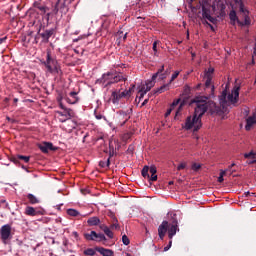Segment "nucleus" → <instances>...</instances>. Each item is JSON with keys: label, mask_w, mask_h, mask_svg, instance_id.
<instances>
[{"label": "nucleus", "mask_w": 256, "mask_h": 256, "mask_svg": "<svg viewBox=\"0 0 256 256\" xmlns=\"http://www.w3.org/2000/svg\"><path fill=\"white\" fill-rule=\"evenodd\" d=\"M194 103L196 104L194 113L188 116L182 124V129L185 131H193V133L203 127L201 118L207 113L208 109H210V111H219L217 104L207 101V97H196Z\"/></svg>", "instance_id": "obj_1"}, {"label": "nucleus", "mask_w": 256, "mask_h": 256, "mask_svg": "<svg viewBox=\"0 0 256 256\" xmlns=\"http://www.w3.org/2000/svg\"><path fill=\"white\" fill-rule=\"evenodd\" d=\"M241 87L239 85H235L230 94L227 95V90L222 91V94L219 97L220 101V111L223 113L227 112V107L229 105H235L239 101V91Z\"/></svg>", "instance_id": "obj_2"}, {"label": "nucleus", "mask_w": 256, "mask_h": 256, "mask_svg": "<svg viewBox=\"0 0 256 256\" xmlns=\"http://www.w3.org/2000/svg\"><path fill=\"white\" fill-rule=\"evenodd\" d=\"M44 65L47 71H49V73H53L54 75H61L63 73L61 71V66H59V63L57 62V60L51 57L50 50H47V58H46V61L44 62Z\"/></svg>", "instance_id": "obj_3"}, {"label": "nucleus", "mask_w": 256, "mask_h": 256, "mask_svg": "<svg viewBox=\"0 0 256 256\" xmlns=\"http://www.w3.org/2000/svg\"><path fill=\"white\" fill-rule=\"evenodd\" d=\"M119 81H127V77H123L121 74L113 73V72H107L106 74H103L101 78V83L103 85H113V83H119Z\"/></svg>", "instance_id": "obj_4"}, {"label": "nucleus", "mask_w": 256, "mask_h": 256, "mask_svg": "<svg viewBox=\"0 0 256 256\" xmlns=\"http://www.w3.org/2000/svg\"><path fill=\"white\" fill-rule=\"evenodd\" d=\"M163 71H165L164 65H162L161 68L158 69V71L155 74H153L151 80L146 81L145 85L142 86V89H144V91L149 93V90L153 89V87H155V80L157 79V77H159V79H161V81H163V79H167V76L165 74H163Z\"/></svg>", "instance_id": "obj_5"}, {"label": "nucleus", "mask_w": 256, "mask_h": 256, "mask_svg": "<svg viewBox=\"0 0 256 256\" xmlns=\"http://www.w3.org/2000/svg\"><path fill=\"white\" fill-rule=\"evenodd\" d=\"M183 107H185V101L181 100V98L175 99L172 104L170 105V108L166 111L165 116L169 117L171 115L172 111H175V119L181 115V111H183Z\"/></svg>", "instance_id": "obj_6"}, {"label": "nucleus", "mask_w": 256, "mask_h": 256, "mask_svg": "<svg viewBox=\"0 0 256 256\" xmlns=\"http://www.w3.org/2000/svg\"><path fill=\"white\" fill-rule=\"evenodd\" d=\"M236 5H238L240 13H243L244 15V21L241 22L238 21V25H240V27H245L247 25H251V18L249 17V10L245 9V5L243 4V0H234Z\"/></svg>", "instance_id": "obj_7"}, {"label": "nucleus", "mask_w": 256, "mask_h": 256, "mask_svg": "<svg viewBox=\"0 0 256 256\" xmlns=\"http://www.w3.org/2000/svg\"><path fill=\"white\" fill-rule=\"evenodd\" d=\"M142 177L144 179H149V181H157V167L152 166H144L142 169Z\"/></svg>", "instance_id": "obj_8"}, {"label": "nucleus", "mask_w": 256, "mask_h": 256, "mask_svg": "<svg viewBox=\"0 0 256 256\" xmlns=\"http://www.w3.org/2000/svg\"><path fill=\"white\" fill-rule=\"evenodd\" d=\"M0 237L3 243H6L8 239H11V226L9 224L3 225L0 229Z\"/></svg>", "instance_id": "obj_9"}, {"label": "nucleus", "mask_w": 256, "mask_h": 256, "mask_svg": "<svg viewBox=\"0 0 256 256\" xmlns=\"http://www.w3.org/2000/svg\"><path fill=\"white\" fill-rule=\"evenodd\" d=\"M181 73V71L176 70L172 76L171 79L169 81L168 84H165L163 86H161L160 88H158V90L156 91V93H165V91H169V86L171 85V83H173V81H175V79H177V77H179V74Z\"/></svg>", "instance_id": "obj_10"}, {"label": "nucleus", "mask_w": 256, "mask_h": 256, "mask_svg": "<svg viewBox=\"0 0 256 256\" xmlns=\"http://www.w3.org/2000/svg\"><path fill=\"white\" fill-rule=\"evenodd\" d=\"M129 95H131V90H126L124 92H117V91H114L112 92V95H111V101L112 103H118L119 102V99H121L122 97H129Z\"/></svg>", "instance_id": "obj_11"}, {"label": "nucleus", "mask_w": 256, "mask_h": 256, "mask_svg": "<svg viewBox=\"0 0 256 256\" xmlns=\"http://www.w3.org/2000/svg\"><path fill=\"white\" fill-rule=\"evenodd\" d=\"M177 231H179V225L177 220H173L171 224H168V237L169 239H173L175 235H177Z\"/></svg>", "instance_id": "obj_12"}, {"label": "nucleus", "mask_w": 256, "mask_h": 256, "mask_svg": "<svg viewBox=\"0 0 256 256\" xmlns=\"http://www.w3.org/2000/svg\"><path fill=\"white\" fill-rule=\"evenodd\" d=\"M38 147L40 151H42V153H49V151H57V147L53 146V143L51 142H43Z\"/></svg>", "instance_id": "obj_13"}, {"label": "nucleus", "mask_w": 256, "mask_h": 256, "mask_svg": "<svg viewBox=\"0 0 256 256\" xmlns=\"http://www.w3.org/2000/svg\"><path fill=\"white\" fill-rule=\"evenodd\" d=\"M169 229V222L163 221L160 226L158 227V235L160 239H165V235L167 234V231Z\"/></svg>", "instance_id": "obj_14"}, {"label": "nucleus", "mask_w": 256, "mask_h": 256, "mask_svg": "<svg viewBox=\"0 0 256 256\" xmlns=\"http://www.w3.org/2000/svg\"><path fill=\"white\" fill-rule=\"evenodd\" d=\"M67 103L70 105H75L79 102V97H77V92H70L66 98Z\"/></svg>", "instance_id": "obj_15"}, {"label": "nucleus", "mask_w": 256, "mask_h": 256, "mask_svg": "<svg viewBox=\"0 0 256 256\" xmlns=\"http://www.w3.org/2000/svg\"><path fill=\"white\" fill-rule=\"evenodd\" d=\"M96 251L100 253L102 256H113L115 253L111 249L103 248V247H97Z\"/></svg>", "instance_id": "obj_16"}, {"label": "nucleus", "mask_w": 256, "mask_h": 256, "mask_svg": "<svg viewBox=\"0 0 256 256\" xmlns=\"http://www.w3.org/2000/svg\"><path fill=\"white\" fill-rule=\"evenodd\" d=\"M229 19H230V23L231 25L235 26L237 25V23H239V17H237V12H235V10H231L229 13Z\"/></svg>", "instance_id": "obj_17"}, {"label": "nucleus", "mask_w": 256, "mask_h": 256, "mask_svg": "<svg viewBox=\"0 0 256 256\" xmlns=\"http://www.w3.org/2000/svg\"><path fill=\"white\" fill-rule=\"evenodd\" d=\"M87 223H88L89 227H97V225H99V223H101V219H99V217H97V216L90 217L87 220Z\"/></svg>", "instance_id": "obj_18"}, {"label": "nucleus", "mask_w": 256, "mask_h": 256, "mask_svg": "<svg viewBox=\"0 0 256 256\" xmlns=\"http://www.w3.org/2000/svg\"><path fill=\"white\" fill-rule=\"evenodd\" d=\"M84 238L86 241H97V232L91 231L90 233H85Z\"/></svg>", "instance_id": "obj_19"}, {"label": "nucleus", "mask_w": 256, "mask_h": 256, "mask_svg": "<svg viewBox=\"0 0 256 256\" xmlns=\"http://www.w3.org/2000/svg\"><path fill=\"white\" fill-rule=\"evenodd\" d=\"M25 215H28L29 217H35V215H38L37 210L31 206H27L25 209Z\"/></svg>", "instance_id": "obj_20"}, {"label": "nucleus", "mask_w": 256, "mask_h": 256, "mask_svg": "<svg viewBox=\"0 0 256 256\" xmlns=\"http://www.w3.org/2000/svg\"><path fill=\"white\" fill-rule=\"evenodd\" d=\"M57 113V118L59 119L60 123H65V121H68L69 118L67 117V112L65 114L61 111L56 112Z\"/></svg>", "instance_id": "obj_21"}, {"label": "nucleus", "mask_w": 256, "mask_h": 256, "mask_svg": "<svg viewBox=\"0 0 256 256\" xmlns=\"http://www.w3.org/2000/svg\"><path fill=\"white\" fill-rule=\"evenodd\" d=\"M110 229L116 230V231L119 229V221L117 220V217H115V215H112Z\"/></svg>", "instance_id": "obj_22"}, {"label": "nucleus", "mask_w": 256, "mask_h": 256, "mask_svg": "<svg viewBox=\"0 0 256 256\" xmlns=\"http://www.w3.org/2000/svg\"><path fill=\"white\" fill-rule=\"evenodd\" d=\"M206 81H205V87L206 89H210V93H212L213 95V92L215 91V86L211 85V81L212 79L211 78H204Z\"/></svg>", "instance_id": "obj_23"}, {"label": "nucleus", "mask_w": 256, "mask_h": 256, "mask_svg": "<svg viewBox=\"0 0 256 256\" xmlns=\"http://www.w3.org/2000/svg\"><path fill=\"white\" fill-rule=\"evenodd\" d=\"M67 215H69V217H81V213L73 208L67 210Z\"/></svg>", "instance_id": "obj_24"}, {"label": "nucleus", "mask_w": 256, "mask_h": 256, "mask_svg": "<svg viewBox=\"0 0 256 256\" xmlns=\"http://www.w3.org/2000/svg\"><path fill=\"white\" fill-rule=\"evenodd\" d=\"M27 199L31 205H37V203H39V199L33 194H28Z\"/></svg>", "instance_id": "obj_25"}, {"label": "nucleus", "mask_w": 256, "mask_h": 256, "mask_svg": "<svg viewBox=\"0 0 256 256\" xmlns=\"http://www.w3.org/2000/svg\"><path fill=\"white\" fill-rule=\"evenodd\" d=\"M213 73H215V69L208 68V70L204 73V79H213Z\"/></svg>", "instance_id": "obj_26"}, {"label": "nucleus", "mask_w": 256, "mask_h": 256, "mask_svg": "<svg viewBox=\"0 0 256 256\" xmlns=\"http://www.w3.org/2000/svg\"><path fill=\"white\" fill-rule=\"evenodd\" d=\"M245 159H252L251 163H255L256 162V153L251 151L249 153H245L244 154Z\"/></svg>", "instance_id": "obj_27"}, {"label": "nucleus", "mask_w": 256, "mask_h": 256, "mask_svg": "<svg viewBox=\"0 0 256 256\" xmlns=\"http://www.w3.org/2000/svg\"><path fill=\"white\" fill-rule=\"evenodd\" d=\"M97 253V248L93 249V248H87L86 250H84V255L86 256H94Z\"/></svg>", "instance_id": "obj_28"}, {"label": "nucleus", "mask_w": 256, "mask_h": 256, "mask_svg": "<svg viewBox=\"0 0 256 256\" xmlns=\"http://www.w3.org/2000/svg\"><path fill=\"white\" fill-rule=\"evenodd\" d=\"M104 233L109 239H113L114 234L113 231H111V228L109 227H104Z\"/></svg>", "instance_id": "obj_29"}, {"label": "nucleus", "mask_w": 256, "mask_h": 256, "mask_svg": "<svg viewBox=\"0 0 256 256\" xmlns=\"http://www.w3.org/2000/svg\"><path fill=\"white\" fill-rule=\"evenodd\" d=\"M36 9H38V11H40V15H45V13H47V11H49V9L43 5L36 6Z\"/></svg>", "instance_id": "obj_30"}, {"label": "nucleus", "mask_w": 256, "mask_h": 256, "mask_svg": "<svg viewBox=\"0 0 256 256\" xmlns=\"http://www.w3.org/2000/svg\"><path fill=\"white\" fill-rule=\"evenodd\" d=\"M51 35H53V32L46 30L44 33L41 34V37L49 41V39L51 38Z\"/></svg>", "instance_id": "obj_31"}, {"label": "nucleus", "mask_w": 256, "mask_h": 256, "mask_svg": "<svg viewBox=\"0 0 256 256\" xmlns=\"http://www.w3.org/2000/svg\"><path fill=\"white\" fill-rule=\"evenodd\" d=\"M65 113L68 119H73V117H75V112L72 109L66 108Z\"/></svg>", "instance_id": "obj_32"}, {"label": "nucleus", "mask_w": 256, "mask_h": 256, "mask_svg": "<svg viewBox=\"0 0 256 256\" xmlns=\"http://www.w3.org/2000/svg\"><path fill=\"white\" fill-rule=\"evenodd\" d=\"M225 175H227V170H221L220 176L218 177V183H223L224 181L223 177H225Z\"/></svg>", "instance_id": "obj_33"}, {"label": "nucleus", "mask_w": 256, "mask_h": 256, "mask_svg": "<svg viewBox=\"0 0 256 256\" xmlns=\"http://www.w3.org/2000/svg\"><path fill=\"white\" fill-rule=\"evenodd\" d=\"M99 165L102 167V169H105L106 167H109V165H111V161L108 158L106 162L105 161H100Z\"/></svg>", "instance_id": "obj_34"}, {"label": "nucleus", "mask_w": 256, "mask_h": 256, "mask_svg": "<svg viewBox=\"0 0 256 256\" xmlns=\"http://www.w3.org/2000/svg\"><path fill=\"white\" fill-rule=\"evenodd\" d=\"M121 117H125L124 121L120 123L121 127H123V125H125V123H127V121H129V117L125 113H120V119H121Z\"/></svg>", "instance_id": "obj_35"}, {"label": "nucleus", "mask_w": 256, "mask_h": 256, "mask_svg": "<svg viewBox=\"0 0 256 256\" xmlns=\"http://www.w3.org/2000/svg\"><path fill=\"white\" fill-rule=\"evenodd\" d=\"M96 241H107V238L105 237V234L99 233L96 236Z\"/></svg>", "instance_id": "obj_36"}, {"label": "nucleus", "mask_w": 256, "mask_h": 256, "mask_svg": "<svg viewBox=\"0 0 256 256\" xmlns=\"http://www.w3.org/2000/svg\"><path fill=\"white\" fill-rule=\"evenodd\" d=\"M17 159H20V161H24L25 163H29V156H23V155H18Z\"/></svg>", "instance_id": "obj_37"}, {"label": "nucleus", "mask_w": 256, "mask_h": 256, "mask_svg": "<svg viewBox=\"0 0 256 256\" xmlns=\"http://www.w3.org/2000/svg\"><path fill=\"white\" fill-rule=\"evenodd\" d=\"M187 167V162H182L177 166V171H183Z\"/></svg>", "instance_id": "obj_38"}, {"label": "nucleus", "mask_w": 256, "mask_h": 256, "mask_svg": "<svg viewBox=\"0 0 256 256\" xmlns=\"http://www.w3.org/2000/svg\"><path fill=\"white\" fill-rule=\"evenodd\" d=\"M122 242L124 245H129L131 243V241L129 240V237H127V235L122 236Z\"/></svg>", "instance_id": "obj_39"}, {"label": "nucleus", "mask_w": 256, "mask_h": 256, "mask_svg": "<svg viewBox=\"0 0 256 256\" xmlns=\"http://www.w3.org/2000/svg\"><path fill=\"white\" fill-rule=\"evenodd\" d=\"M192 169L193 171H199L201 169V164L194 163Z\"/></svg>", "instance_id": "obj_40"}, {"label": "nucleus", "mask_w": 256, "mask_h": 256, "mask_svg": "<svg viewBox=\"0 0 256 256\" xmlns=\"http://www.w3.org/2000/svg\"><path fill=\"white\" fill-rule=\"evenodd\" d=\"M146 91L145 89L141 88V90L138 92V95H140V99H143V97H145L146 95Z\"/></svg>", "instance_id": "obj_41"}, {"label": "nucleus", "mask_w": 256, "mask_h": 256, "mask_svg": "<svg viewBox=\"0 0 256 256\" xmlns=\"http://www.w3.org/2000/svg\"><path fill=\"white\" fill-rule=\"evenodd\" d=\"M61 2V0H58V2L56 3V6L54 8V13H58L59 12V3Z\"/></svg>", "instance_id": "obj_42"}, {"label": "nucleus", "mask_w": 256, "mask_h": 256, "mask_svg": "<svg viewBox=\"0 0 256 256\" xmlns=\"http://www.w3.org/2000/svg\"><path fill=\"white\" fill-rule=\"evenodd\" d=\"M153 51L157 53V41L153 43Z\"/></svg>", "instance_id": "obj_43"}, {"label": "nucleus", "mask_w": 256, "mask_h": 256, "mask_svg": "<svg viewBox=\"0 0 256 256\" xmlns=\"http://www.w3.org/2000/svg\"><path fill=\"white\" fill-rule=\"evenodd\" d=\"M6 40H7V37L0 38V45H2V44H3V42H4V41H6Z\"/></svg>", "instance_id": "obj_44"}, {"label": "nucleus", "mask_w": 256, "mask_h": 256, "mask_svg": "<svg viewBox=\"0 0 256 256\" xmlns=\"http://www.w3.org/2000/svg\"><path fill=\"white\" fill-rule=\"evenodd\" d=\"M146 103H149V99H145L142 103V107L145 106Z\"/></svg>", "instance_id": "obj_45"}, {"label": "nucleus", "mask_w": 256, "mask_h": 256, "mask_svg": "<svg viewBox=\"0 0 256 256\" xmlns=\"http://www.w3.org/2000/svg\"><path fill=\"white\" fill-rule=\"evenodd\" d=\"M59 106H60L62 109H64V111H65V109H67V108H65V106H64L63 103H61V102H60Z\"/></svg>", "instance_id": "obj_46"}, {"label": "nucleus", "mask_w": 256, "mask_h": 256, "mask_svg": "<svg viewBox=\"0 0 256 256\" xmlns=\"http://www.w3.org/2000/svg\"><path fill=\"white\" fill-rule=\"evenodd\" d=\"M169 249H171V246L164 247V251H169Z\"/></svg>", "instance_id": "obj_47"}, {"label": "nucleus", "mask_w": 256, "mask_h": 256, "mask_svg": "<svg viewBox=\"0 0 256 256\" xmlns=\"http://www.w3.org/2000/svg\"><path fill=\"white\" fill-rule=\"evenodd\" d=\"M105 227H107L106 225H101L100 229H102V231H104Z\"/></svg>", "instance_id": "obj_48"}, {"label": "nucleus", "mask_w": 256, "mask_h": 256, "mask_svg": "<svg viewBox=\"0 0 256 256\" xmlns=\"http://www.w3.org/2000/svg\"><path fill=\"white\" fill-rule=\"evenodd\" d=\"M173 241L170 240L168 247H171Z\"/></svg>", "instance_id": "obj_49"}, {"label": "nucleus", "mask_w": 256, "mask_h": 256, "mask_svg": "<svg viewBox=\"0 0 256 256\" xmlns=\"http://www.w3.org/2000/svg\"><path fill=\"white\" fill-rule=\"evenodd\" d=\"M19 101V99L15 98L14 99V103H17Z\"/></svg>", "instance_id": "obj_50"}, {"label": "nucleus", "mask_w": 256, "mask_h": 256, "mask_svg": "<svg viewBox=\"0 0 256 256\" xmlns=\"http://www.w3.org/2000/svg\"><path fill=\"white\" fill-rule=\"evenodd\" d=\"M187 39H189V30H187Z\"/></svg>", "instance_id": "obj_51"}, {"label": "nucleus", "mask_w": 256, "mask_h": 256, "mask_svg": "<svg viewBox=\"0 0 256 256\" xmlns=\"http://www.w3.org/2000/svg\"><path fill=\"white\" fill-rule=\"evenodd\" d=\"M249 195H251L249 192L246 193V197H249Z\"/></svg>", "instance_id": "obj_52"}, {"label": "nucleus", "mask_w": 256, "mask_h": 256, "mask_svg": "<svg viewBox=\"0 0 256 256\" xmlns=\"http://www.w3.org/2000/svg\"><path fill=\"white\" fill-rule=\"evenodd\" d=\"M115 69H117V67H120L119 65H114Z\"/></svg>", "instance_id": "obj_53"}, {"label": "nucleus", "mask_w": 256, "mask_h": 256, "mask_svg": "<svg viewBox=\"0 0 256 256\" xmlns=\"http://www.w3.org/2000/svg\"><path fill=\"white\" fill-rule=\"evenodd\" d=\"M125 256H131V254H129V253H126V254H125Z\"/></svg>", "instance_id": "obj_54"}, {"label": "nucleus", "mask_w": 256, "mask_h": 256, "mask_svg": "<svg viewBox=\"0 0 256 256\" xmlns=\"http://www.w3.org/2000/svg\"><path fill=\"white\" fill-rule=\"evenodd\" d=\"M124 39H127V34L124 35Z\"/></svg>", "instance_id": "obj_55"}, {"label": "nucleus", "mask_w": 256, "mask_h": 256, "mask_svg": "<svg viewBox=\"0 0 256 256\" xmlns=\"http://www.w3.org/2000/svg\"><path fill=\"white\" fill-rule=\"evenodd\" d=\"M208 19H209V21H211V19H212L211 16H209Z\"/></svg>", "instance_id": "obj_56"}, {"label": "nucleus", "mask_w": 256, "mask_h": 256, "mask_svg": "<svg viewBox=\"0 0 256 256\" xmlns=\"http://www.w3.org/2000/svg\"><path fill=\"white\" fill-rule=\"evenodd\" d=\"M192 57H195V54H192Z\"/></svg>", "instance_id": "obj_57"}, {"label": "nucleus", "mask_w": 256, "mask_h": 256, "mask_svg": "<svg viewBox=\"0 0 256 256\" xmlns=\"http://www.w3.org/2000/svg\"><path fill=\"white\" fill-rule=\"evenodd\" d=\"M6 101H9V99L6 98Z\"/></svg>", "instance_id": "obj_58"}, {"label": "nucleus", "mask_w": 256, "mask_h": 256, "mask_svg": "<svg viewBox=\"0 0 256 256\" xmlns=\"http://www.w3.org/2000/svg\"><path fill=\"white\" fill-rule=\"evenodd\" d=\"M211 29H213V26H211Z\"/></svg>", "instance_id": "obj_59"}]
</instances>
